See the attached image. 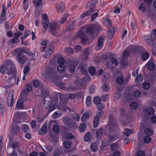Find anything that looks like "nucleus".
<instances>
[{"mask_svg": "<svg viewBox=\"0 0 156 156\" xmlns=\"http://www.w3.org/2000/svg\"><path fill=\"white\" fill-rule=\"evenodd\" d=\"M101 29V27L98 24H94L88 27H82L81 30L78 32L76 35L77 37L81 38L82 43L84 44L88 40V36L87 34L93 35L96 32L100 30Z\"/></svg>", "mask_w": 156, "mask_h": 156, "instance_id": "1", "label": "nucleus"}, {"mask_svg": "<svg viewBox=\"0 0 156 156\" xmlns=\"http://www.w3.org/2000/svg\"><path fill=\"white\" fill-rule=\"evenodd\" d=\"M0 72L2 74H7L9 76H14L16 74L15 65L11 61L7 60L5 65L0 66Z\"/></svg>", "mask_w": 156, "mask_h": 156, "instance_id": "2", "label": "nucleus"}, {"mask_svg": "<svg viewBox=\"0 0 156 156\" xmlns=\"http://www.w3.org/2000/svg\"><path fill=\"white\" fill-rule=\"evenodd\" d=\"M23 51L22 47H21L16 48L13 53L14 55H17L16 59L20 65L25 63L28 60L27 58L22 54Z\"/></svg>", "mask_w": 156, "mask_h": 156, "instance_id": "3", "label": "nucleus"}, {"mask_svg": "<svg viewBox=\"0 0 156 156\" xmlns=\"http://www.w3.org/2000/svg\"><path fill=\"white\" fill-rule=\"evenodd\" d=\"M49 30L52 34L57 37H60L59 27L56 21L52 22L48 26Z\"/></svg>", "mask_w": 156, "mask_h": 156, "instance_id": "4", "label": "nucleus"}, {"mask_svg": "<svg viewBox=\"0 0 156 156\" xmlns=\"http://www.w3.org/2000/svg\"><path fill=\"white\" fill-rule=\"evenodd\" d=\"M98 2V0H92L90 3V8L88 11H86L85 12L82 14L80 16L81 18H83L85 17L90 15L94 10L95 9L96 4Z\"/></svg>", "mask_w": 156, "mask_h": 156, "instance_id": "5", "label": "nucleus"}, {"mask_svg": "<svg viewBox=\"0 0 156 156\" xmlns=\"http://www.w3.org/2000/svg\"><path fill=\"white\" fill-rule=\"evenodd\" d=\"M19 145V143L17 142L9 143L7 149V153H10V151L12 150L13 152H14L15 150L18 148Z\"/></svg>", "mask_w": 156, "mask_h": 156, "instance_id": "6", "label": "nucleus"}, {"mask_svg": "<svg viewBox=\"0 0 156 156\" xmlns=\"http://www.w3.org/2000/svg\"><path fill=\"white\" fill-rule=\"evenodd\" d=\"M45 74L51 78L56 76V71L53 68H47L45 70Z\"/></svg>", "mask_w": 156, "mask_h": 156, "instance_id": "7", "label": "nucleus"}, {"mask_svg": "<svg viewBox=\"0 0 156 156\" xmlns=\"http://www.w3.org/2000/svg\"><path fill=\"white\" fill-rule=\"evenodd\" d=\"M20 128L16 125L12 124L10 129V133L12 135L18 136L20 133Z\"/></svg>", "mask_w": 156, "mask_h": 156, "instance_id": "8", "label": "nucleus"}, {"mask_svg": "<svg viewBox=\"0 0 156 156\" xmlns=\"http://www.w3.org/2000/svg\"><path fill=\"white\" fill-rule=\"evenodd\" d=\"M44 108L48 109V111L50 112L54 110L56 106L53 103H51L49 101H45L44 103Z\"/></svg>", "mask_w": 156, "mask_h": 156, "instance_id": "9", "label": "nucleus"}, {"mask_svg": "<svg viewBox=\"0 0 156 156\" xmlns=\"http://www.w3.org/2000/svg\"><path fill=\"white\" fill-rule=\"evenodd\" d=\"M11 76L12 77L9 78L6 82L5 86L7 87L13 86L15 84L16 78V75L14 76Z\"/></svg>", "mask_w": 156, "mask_h": 156, "instance_id": "10", "label": "nucleus"}, {"mask_svg": "<svg viewBox=\"0 0 156 156\" xmlns=\"http://www.w3.org/2000/svg\"><path fill=\"white\" fill-rule=\"evenodd\" d=\"M50 127V123L48 122H44L41 128V131H39L38 133L39 135H43L45 133L47 132L48 129H49Z\"/></svg>", "mask_w": 156, "mask_h": 156, "instance_id": "11", "label": "nucleus"}, {"mask_svg": "<svg viewBox=\"0 0 156 156\" xmlns=\"http://www.w3.org/2000/svg\"><path fill=\"white\" fill-rule=\"evenodd\" d=\"M76 80L74 82L75 86H76L78 88H82L85 89L86 86L85 84H83V83L84 82L83 80H82L79 77H76Z\"/></svg>", "mask_w": 156, "mask_h": 156, "instance_id": "12", "label": "nucleus"}, {"mask_svg": "<svg viewBox=\"0 0 156 156\" xmlns=\"http://www.w3.org/2000/svg\"><path fill=\"white\" fill-rule=\"evenodd\" d=\"M14 90H12L9 94L7 99V104L9 106H12L13 104L14 99L13 98Z\"/></svg>", "mask_w": 156, "mask_h": 156, "instance_id": "13", "label": "nucleus"}, {"mask_svg": "<svg viewBox=\"0 0 156 156\" xmlns=\"http://www.w3.org/2000/svg\"><path fill=\"white\" fill-rule=\"evenodd\" d=\"M42 20L41 24L44 28L46 30L47 28L48 25L49 23V20L48 18L47 15L46 14H42Z\"/></svg>", "mask_w": 156, "mask_h": 156, "instance_id": "14", "label": "nucleus"}, {"mask_svg": "<svg viewBox=\"0 0 156 156\" xmlns=\"http://www.w3.org/2000/svg\"><path fill=\"white\" fill-rule=\"evenodd\" d=\"M113 126V124L108 123L105 127V132L107 134H109L112 133L114 130Z\"/></svg>", "mask_w": 156, "mask_h": 156, "instance_id": "15", "label": "nucleus"}, {"mask_svg": "<svg viewBox=\"0 0 156 156\" xmlns=\"http://www.w3.org/2000/svg\"><path fill=\"white\" fill-rule=\"evenodd\" d=\"M146 65L149 70H154L155 67V64L154 59L151 58L147 64Z\"/></svg>", "mask_w": 156, "mask_h": 156, "instance_id": "16", "label": "nucleus"}, {"mask_svg": "<svg viewBox=\"0 0 156 156\" xmlns=\"http://www.w3.org/2000/svg\"><path fill=\"white\" fill-rule=\"evenodd\" d=\"M57 61L59 65L60 64H64L65 61L63 58L62 57H58V56H55L54 57L52 61V63L54 64Z\"/></svg>", "mask_w": 156, "mask_h": 156, "instance_id": "17", "label": "nucleus"}, {"mask_svg": "<svg viewBox=\"0 0 156 156\" xmlns=\"http://www.w3.org/2000/svg\"><path fill=\"white\" fill-rule=\"evenodd\" d=\"M93 131H94L96 132V137L97 138L100 139L103 135V131L101 127L98 129H94L93 130Z\"/></svg>", "mask_w": 156, "mask_h": 156, "instance_id": "18", "label": "nucleus"}, {"mask_svg": "<svg viewBox=\"0 0 156 156\" xmlns=\"http://www.w3.org/2000/svg\"><path fill=\"white\" fill-rule=\"evenodd\" d=\"M90 111L86 112L83 113L81 118V120L83 122H85L87 119L90 117Z\"/></svg>", "mask_w": 156, "mask_h": 156, "instance_id": "19", "label": "nucleus"}, {"mask_svg": "<svg viewBox=\"0 0 156 156\" xmlns=\"http://www.w3.org/2000/svg\"><path fill=\"white\" fill-rule=\"evenodd\" d=\"M64 8V4L62 2H60L56 7L57 10L59 13H62L63 12Z\"/></svg>", "mask_w": 156, "mask_h": 156, "instance_id": "20", "label": "nucleus"}, {"mask_svg": "<svg viewBox=\"0 0 156 156\" xmlns=\"http://www.w3.org/2000/svg\"><path fill=\"white\" fill-rule=\"evenodd\" d=\"M145 113L148 115H153L154 114L155 110L152 107H149L145 109Z\"/></svg>", "mask_w": 156, "mask_h": 156, "instance_id": "21", "label": "nucleus"}, {"mask_svg": "<svg viewBox=\"0 0 156 156\" xmlns=\"http://www.w3.org/2000/svg\"><path fill=\"white\" fill-rule=\"evenodd\" d=\"M53 48L52 47L49 48L47 50L45 54L44 58H47L50 56L51 55L53 54Z\"/></svg>", "mask_w": 156, "mask_h": 156, "instance_id": "22", "label": "nucleus"}, {"mask_svg": "<svg viewBox=\"0 0 156 156\" xmlns=\"http://www.w3.org/2000/svg\"><path fill=\"white\" fill-rule=\"evenodd\" d=\"M114 33L115 30L114 28H112L110 30H108L107 33L108 39H112L113 37Z\"/></svg>", "mask_w": 156, "mask_h": 156, "instance_id": "23", "label": "nucleus"}, {"mask_svg": "<svg viewBox=\"0 0 156 156\" xmlns=\"http://www.w3.org/2000/svg\"><path fill=\"white\" fill-rule=\"evenodd\" d=\"M115 56V54L112 53L110 54V56L112 57L111 58L112 63L113 65V66H115L118 65V62L116 58L113 57Z\"/></svg>", "mask_w": 156, "mask_h": 156, "instance_id": "24", "label": "nucleus"}, {"mask_svg": "<svg viewBox=\"0 0 156 156\" xmlns=\"http://www.w3.org/2000/svg\"><path fill=\"white\" fill-rule=\"evenodd\" d=\"M90 51L88 48H86L84 50L83 53V58L85 59H87L89 55Z\"/></svg>", "mask_w": 156, "mask_h": 156, "instance_id": "25", "label": "nucleus"}, {"mask_svg": "<svg viewBox=\"0 0 156 156\" xmlns=\"http://www.w3.org/2000/svg\"><path fill=\"white\" fill-rule=\"evenodd\" d=\"M6 9L5 6L3 8L2 11L0 15L1 20L4 21L5 19L6 16L5 15Z\"/></svg>", "mask_w": 156, "mask_h": 156, "instance_id": "26", "label": "nucleus"}, {"mask_svg": "<svg viewBox=\"0 0 156 156\" xmlns=\"http://www.w3.org/2000/svg\"><path fill=\"white\" fill-rule=\"evenodd\" d=\"M43 0H33V3L36 7L42 6L43 4Z\"/></svg>", "mask_w": 156, "mask_h": 156, "instance_id": "27", "label": "nucleus"}, {"mask_svg": "<svg viewBox=\"0 0 156 156\" xmlns=\"http://www.w3.org/2000/svg\"><path fill=\"white\" fill-rule=\"evenodd\" d=\"M63 121L64 123L66 125V126H69V127H73L74 128V127L73 126H71V125L69 126V122L70 121V118L67 116H65L63 118Z\"/></svg>", "mask_w": 156, "mask_h": 156, "instance_id": "28", "label": "nucleus"}, {"mask_svg": "<svg viewBox=\"0 0 156 156\" xmlns=\"http://www.w3.org/2000/svg\"><path fill=\"white\" fill-rule=\"evenodd\" d=\"M90 149L94 152L97 151L98 149V147L97 144L95 143H92L90 145Z\"/></svg>", "mask_w": 156, "mask_h": 156, "instance_id": "29", "label": "nucleus"}, {"mask_svg": "<svg viewBox=\"0 0 156 156\" xmlns=\"http://www.w3.org/2000/svg\"><path fill=\"white\" fill-rule=\"evenodd\" d=\"M100 119L97 117H94V119L93 126L94 128H96L98 126L99 122Z\"/></svg>", "mask_w": 156, "mask_h": 156, "instance_id": "30", "label": "nucleus"}, {"mask_svg": "<svg viewBox=\"0 0 156 156\" xmlns=\"http://www.w3.org/2000/svg\"><path fill=\"white\" fill-rule=\"evenodd\" d=\"M143 76L142 74H139V75L137 76L136 79H135V82L137 83H140L142 82L143 80Z\"/></svg>", "mask_w": 156, "mask_h": 156, "instance_id": "31", "label": "nucleus"}, {"mask_svg": "<svg viewBox=\"0 0 156 156\" xmlns=\"http://www.w3.org/2000/svg\"><path fill=\"white\" fill-rule=\"evenodd\" d=\"M91 139V134L89 132H87L84 137V139L85 142L90 141Z\"/></svg>", "mask_w": 156, "mask_h": 156, "instance_id": "32", "label": "nucleus"}, {"mask_svg": "<svg viewBox=\"0 0 156 156\" xmlns=\"http://www.w3.org/2000/svg\"><path fill=\"white\" fill-rule=\"evenodd\" d=\"M103 37L102 36L99 37L98 39L97 46L98 47H101L102 45L103 42Z\"/></svg>", "mask_w": 156, "mask_h": 156, "instance_id": "33", "label": "nucleus"}, {"mask_svg": "<svg viewBox=\"0 0 156 156\" xmlns=\"http://www.w3.org/2000/svg\"><path fill=\"white\" fill-rule=\"evenodd\" d=\"M86 125L85 123H81L79 127V131L81 132H83L86 129Z\"/></svg>", "mask_w": 156, "mask_h": 156, "instance_id": "34", "label": "nucleus"}, {"mask_svg": "<svg viewBox=\"0 0 156 156\" xmlns=\"http://www.w3.org/2000/svg\"><path fill=\"white\" fill-rule=\"evenodd\" d=\"M65 65L64 64H60L58 67L57 69L59 72L63 73L65 71Z\"/></svg>", "mask_w": 156, "mask_h": 156, "instance_id": "35", "label": "nucleus"}, {"mask_svg": "<svg viewBox=\"0 0 156 156\" xmlns=\"http://www.w3.org/2000/svg\"><path fill=\"white\" fill-rule=\"evenodd\" d=\"M5 104L4 100L2 99L0 101V111L2 113L5 110Z\"/></svg>", "mask_w": 156, "mask_h": 156, "instance_id": "36", "label": "nucleus"}, {"mask_svg": "<svg viewBox=\"0 0 156 156\" xmlns=\"http://www.w3.org/2000/svg\"><path fill=\"white\" fill-rule=\"evenodd\" d=\"M22 131L25 132H28L30 130V128L28 125L27 124H23L22 126Z\"/></svg>", "mask_w": 156, "mask_h": 156, "instance_id": "37", "label": "nucleus"}, {"mask_svg": "<svg viewBox=\"0 0 156 156\" xmlns=\"http://www.w3.org/2000/svg\"><path fill=\"white\" fill-rule=\"evenodd\" d=\"M103 90L105 92H108L110 89V88L108 83H104L101 87Z\"/></svg>", "mask_w": 156, "mask_h": 156, "instance_id": "38", "label": "nucleus"}, {"mask_svg": "<svg viewBox=\"0 0 156 156\" xmlns=\"http://www.w3.org/2000/svg\"><path fill=\"white\" fill-rule=\"evenodd\" d=\"M65 52L69 55H72L73 53V49L69 47L67 48L65 50Z\"/></svg>", "mask_w": 156, "mask_h": 156, "instance_id": "39", "label": "nucleus"}, {"mask_svg": "<svg viewBox=\"0 0 156 156\" xmlns=\"http://www.w3.org/2000/svg\"><path fill=\"white\" fill-rule=\"evenodd\" d=\"M101 101V98L99 96L95 97L93 98L94 103L96 105L100 103Z\"/></svg>", "mask_w": 156, "mask_h": 156, "instance_id": "40", "label": "nucleus"}, {"mask_svg": "<svg viewBox=\"0 0 156 156\" xmlns=\"http://www.w3.org/2000/svg\"><path fill=\"white\" fill-rule=\"evenodd\" d=\"M75 67L76 66L74 65H70L68 67L69 72L72 74L73 73L75 70Z\"/></svg>", "mask_w": 156, "mask_h": 156, "instance_id": "41", "label": "nucleus"}, {"mask_svg": "<svg viewBox=\"0 0 156 156\" xmlns=\"http://www.w3.org/2000/svg\"><path fill=\"white\" fill-rule=\"evenodd\" d=\"M138 105L136 102H131L130 104V107L131 109H135L138 107Z\"/></svg>", "mask_w": 156, "mask_h": 156, "instance_id": "42", "label": "nucleus"}, {"mask_svg": "<svg viewBox=\"0 0 156 156\" xmlns=\"http://www.w3.org/2000/svg\"><path fill=\"white\" fill-rule=\"evenodd\" d=\"M91 98L90 96H88L87 97L86 101V104L87 107H89L91 105Z\"/></svg>", "mask_w": 156, "mask_h": 156, "instance_id": "43", "label": "nucleus"}, {"mask_svg": "<svg viewBox=\"0 0 156 156\" xmlns=\"http://www.w3.org/2000/svg\"><path fill=\"white\" fill-rule=\"evenodd\" d=\"M88 72L91 75H94L96 73L95 69L93 66H91L89 68Z\"/></svg>", "mask_w": 156, "mask_h": 156, "instance_id": "44", "label": "nucleus"}, {"mask_svg": "<svg viewBox=\"0 0 156 156\" xmlns=\"http://www.w3.org/2000/svg\"><path fill=\"white\" fill-rule=\"evenodd\" d=\"M133 133L132 130L128 128L126 129L124 131V135L128 136Z\"/></svg>", "mask_w": 156, "mask_h": 156, "instance_id": "45", "label": "nucleus"}, {"mask_svg": "<svg viewBox=\"0 0 156 156\" xmlns=\"http://www.w3.org/2000/svg\"><path fill=\"white\" fill-rule=\"evenodd\" d=\"M144 133L145 135L147 136H151L153 134L152 130L149 128L146 129L144 131Z\"/></svg>", "mask_w": 156, "mask_h": 156, "instance_id": "46", "label": "nucleus"}, {"mask_svg": "<svg viewBox=\"0 0 156 156\" xmlns=\"http://www.w3.org/2000/svg\"><path fill=\"white\" fill-rule=\"evenodd\" d=\"M72 118L76 121H78L80 118L79 115L76 113H73L72 115Z\"/></svg>", "mask_w": 156, "mask_h": 156, "instance_id": "47", "label": "nucleus"}, {"mask_svg": "<svg viewBox=\"0 0 156 156\" xmlns=\"http://www.w3.org/2000/svg\"><path fill=\"white\" fill-rule=\"evenodd\" d=\"M116 83L119 85L122 84L123 83V80L121 76H118L116 79Z\"/></svg>", "mask_w": 156, "mask_h": 156, "instance_id": "48", "label": "nucleus"}, {"mask_svg": "<svg viewBox=\"0 0 156 156\" xmlns=\"http://www.w3.org/2000/svg\"><path fill=\"white\" fill-rule=\"evenodd\" d=\"M133 96L135 98H139L141 95V93L139 90H136L134 91L133 94Z\"/></svg>", "mask_w": 156, "mask_h": 156, "instance_id": "49", "label": "nucleus"}, {"mask_svg": "<svg viewBox=\"0 0 156 156\" xmlns=\"http://www.w3.org/2000/svg\"><path fill=\"white\" fill-rule=\"evenodd\" d=\"M149 57V54L147 52H144L141 55V57L144 61L146 60Z\"/></svg>", "mask_w": 156, "mask_h": 156, "instance_id": "50", "label": "nucleus"}, {"mask_svg": "<svg viewBox=\"0 0 156 156\" xmlns=\"http://www.w3.org/2000/svg\"><path fill=\"white\" fill-rule=\"evenodd\" d=\"M75 27L74 23L73 22L70 23L68 27L66 28V30L67 31H71L73 30Z\"/></svg>", "mask_w": 156, "mask_h": 156, "instance_id": "51", "label": "nucleus"}, {"mask_svg": "<svg viewBox=\"0 0 156 156\" xmlns=\"http://www.w3.org/2000/svg\"><path fill=\"white\" fill-rule=\"evenodd\" d=\"M32 86L30 84H28L26 86V88L24 90V92L25 94L27 92H29L32 90Z\"/></svg>", "mask_w": 156, "mask_h": 156, "instance_id": "52", "label": "nucleus"}, {"mask_svg": "<svg viewBox=\"0 0 156 156\" xmlns=\"http://www.w3.org/2000/svg\"><path fill=\"white\" fill-rule=\"evenodd\" d=\"M151 140V137L148 136H146L144 137L143 141L145 143L147 144L150 143Z\"/></svg>", "mask_w": 156, "mask_h": 156, "instance_id": "53", "label": "nucleus"}, {"mask_svg": "<svg viewBox=\"0 0 156 156\" xmlns=\"http://www.w3.org/2000/svg\"><path fill=\"white\" fill-rule=\"evenodd\" d=\"M118 145L116 143H113L111 144V148L112 151H115L118 149Z\"/></svg>", "mask_w": 156, "mask_h": 156, "instance_id": "54", "label": "nucleus"}, {"mask_svg": "<svg viewBox=\"0 0 156 156\" xmlns=\"http://www.w3.org/2000/svg\"><path fill=\"white\" fill-rule=\"evenodd\" d=\"M64 145L65 148H68L71 147L72 143L69 141H66L64 142Z\"/></svg>", "mask_w": 156, "mask_h": 156, "instance_id": "55", "label": "nucleus"}, {"mask_svg": "<svg viewBox=\"0 0 156 156\" xmlns=\"http://www.w3.org/2000/svg\"><path fill=\"white\" fill-rule=\"evenodd\" d=\"M139 9L142 12H144L146 10V7H145V4L144 3H142L139 7Z\"/></svg>", "mask_w": 156, "mask_h": 156, "instance_id": "56", "label": "nucleus"}, {"mask_svg": "<svg viewBox=\"0 0 156 156\" xmlns=\"http://www.w3.org/2000/svg\"><path fill=\"white\" fill-rule=\"evenodd\" d=\"M96 105L97 108L99 110H102L105 108V106L104 104L101 103Z\"/></svg>", "mask_w": 156, "mask_h": 156, "instance_id": "57", "label": "nucleus"}, {"mask_svg": "<svg viewBox=\"0 0 156 156\" xmlns=\"http://www.w3.org/2000/svg\"><path fill=\"white\" fill-rule=\"evenodd\" d=\"M82 50L81 47L79 45H77L75 46L74 50L76 52L78 53L80 52Z\"/></svg>", "mask_w": 156, "mask_h": 156, "instance_id": "58", "label": "nucleus"}, {"mask_svg": "<svg viewBox=\"0 0 156 156\" xmlns=\"http://www.w3.org/2000/svg\"><path fill=\"white\" fill-rule=\"evenodd\" d=\"M103 115V112L102 110H99L97 112L96 115L95 117H97L100 119V118H101Z\"/></svg>", "mask_w": 156, "mask_h": 156, "instance_id": "59", "label": "nucleus"}, {"mask_svg": "<svg viewBox=\"0 0 156 156\" xmlns=\"http://www.w3.org/2000/svg\"><path fill=\"white\" fill-rule=\"evenodd\" d=\"M142 87L144 89L147 90L150 87V84L148 83L144 82Z\"/></svg>", "mask_w": 156, "mask_h": 156, "instance_id": "60", "label": "nucleus"}, {"mask_svg": "<svg viewBox=\"0 0 156 156\" xmlns=\"http://www.w3.org/2000/svg\"><path fill=\"white\" fill-rule=\"evenodd\" d=\"M53 132L56 133H58L59 131V128L58 126L55 125L54 126L53 129Z\"/></svg>", "mask_w": 156, "mask_h": 156, "instance_id": "61", "label": "nucleus"}, {"mask_svg": "<svg viewBox=\"0 0 156 156\" xmlns=\"http://www.w3.org/2000/svg\"><path fill=\"white\" fill-rule=\"evenodd\" d=\"M60 112H56L52 115V117L54 119H56L59 117L61 115Z\"/></svg>", "mask_w": 156, "mask_h": 156, "instance_id": "62", "label": "nucleus"}, {"mask_svg": "<svg viewBox=\"0 0 156 156\" xmlns=\"http://www.w3.org/2000/svg\"><path fill=\"white\" fill-rule=\"evenodd\" d=\"M29 70V68L28 65H26L24 68L23 73L24 75H27Z\"/></svg>", "mask_w": 156, "mask_h": 156, "instance_id": "63", "label": "nucleus"}, {"mask_svg": "<svg viewBox=\"0 0 156 156\" xmlns=\"http://www.w3.org/2000/svg\"><path fill=\"white\" fill-rule=\"evenodd\" d=\"M150 36L156 39V29L153 30L152 31Z\"/></svg>", "mask_w": 156, "mask_h": 156, "instance_id": "64", "label": "nucleus"}]
</instances>
